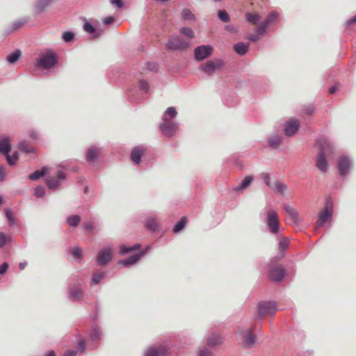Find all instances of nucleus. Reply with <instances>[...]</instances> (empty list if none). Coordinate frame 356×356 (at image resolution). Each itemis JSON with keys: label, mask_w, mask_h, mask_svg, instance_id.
I'll list each match as a JSON object with an SVG mask.
<instances>
[{"label": "nucleus", "mask_w": 356, "mask_h": 356, "mask_svg": "<svg viewBox=\"0 0 356 356\" xmlns=\"http://www.w3.org/2000/svg\"><path fill=\"white\" fill-rule=\"evenodd\" d=\"M319 152L316 157V166L322 172L327 170L328 163L327 156L333 153V148L331 144L325 138H320L316 141Z\"/></svg>", "instance_id": "1"}, {"label": "nucleus", "mask_w": 356, "mask_h": 356, "mask_svg": "<svg viewBox=\"0 0 356 356\" xmlns=\"http://www.w3.org/2000/svg\"><path fill=\"white\" fill-rule=\"evenodd\" d=\"M256 325H252L249 327H238L236 332V340L247 348H251L254 346L257 341V337L254 334Z\"/></svg>", "instance_id": "2"}, {"label": "nucleus", "mask_w": 356, "mask_h": 356, "mask_svg": "<svg viewBox=\"0 0 356 356\" xmlns=\"http://www.w3.org/2000/svg\"><path fill=\"white\" fill-rule=\"evenodd\" d=\"M333 213V205L331 200H327L324 209L319 213L316 222V228L322 227L326 222L331 220Z\"/></svg>", "instance_id": "3"}, {"label": "nucleus", "mask_w": 356, "mask_h": 356, "mask_svg": "<svg viewBox=\"0 0 356 356\" xmlns=\"http://www.w3.org/2000/svg\"><path fill=\"white\" fill-rule=\"evenodd\" d=\"M277 311V305L273 302H261L257 305V315L260 320L266 315L274 316Z\"/></svg>", "instance_id": "4"}, {"label": "nucleus", "mask_w": 356, "mask_h": 356, "mask_svg": "<svg viewBox=\"0 0 356 356\" xmlns=\"http://www.w3.org/2000/svg\"><path fill=\"white\" fill-rule=\"evenodd\" d=\"M266 223L269 230L273 234L278 233L280 227L278 213L273 209H270L266 213Z\"/></svg>", "instance_id": "5"}, {"label": "nucleus", "mask_w": 356, "mask_h": 356, "mask_svg": "<svg viewBox=\"0 0 356 356\" xmlns=\"http://www.w3.org/2000/svg\"><path fill=\"white\" fill-rule=\"evenodd\" d=\"M56 63V54L51 51H47L37 59V65L44 69H49Z\"/></svg>", "instance_id": "6"}, {"label": "nucleus", "mask_w": 356, "mask_h": 356, "mask_svg": "<svg viewBox=\"0 0 356 356\" xmlns=\"http://www.w3.org/2000/svg\"><path fill=\"white\" fill-rule=\"evenodd\" d=\"M191 46V42L175 36L169 39L166 43V48L170 50H184Z\"/></svg>", "instance_id": "7"}, {"label": "nucleus", "mask_w": 356, "mask_h": 356, "mask_svg": "<svg viewBox=\"0 0 356 356\" xmlns=\"http://www.w3.org/2000/svg\"><path fill=\"white\" fill-rule=\"evenodd\" d=\"M285 274V270L281 265H270L269 266V277L275 282L281 281Z\"/></svg>", "instance_id": "8"}, {"label": "nucleus", "mask_w": 356, "mask_h": 356, "mask_svg": "<svg viewBox=\"0 0 356 356\" xmlns=\"http://www.w3.org/2000/svg\"><path fill=\"white\" fill-rule=\"evenodd\" d=\"M213 51L212 47L209 45H202L196 47L194 51L195 58L202 60L209 57Z\"/></svg>", "instance_id": "9"}, {"label": "nucleus", "mask_w": 356, "mask_h": 356, "mask_svg": "<svg viewBox=\"0 0 356 356\" xmlns=\"http://www.w3.org/2000/svg\"><path fill=\"white\" fill-rule=\"evenodd\" d=\"M223 63L221 60H209L203 64L200 69L207 74H213L216 70L222 67Z\"/></svg>", "instance_id": "10"}, {"label": "nucleus", "mask_w": 356, "mask_h": 356, "mask_svg": "<svg viewBox=\"0 0 356 356\" xmlns=\"http://www.w3.org/2000/svg\"><path fill=\"white\" fill-rule=\"evenodd\" d=\"M163 120L164 122L160 125V129L163 135L171 137L177 131V125L168 121L165 118H163Z\"/></svg>", "instance_id": "11"}, {"label": "nucleus", "mask_w": 356, "mask_h": 356, "mask_svg": "<svg viewBox=\"0 0 356 356\" xmlns=\"http://www.w3.org/2000/svg\"><path fill=\"white\" fill-rule=\"evenodd\" d=\"M112 258V252L110 248L99 250L97 257V262L100 266L106 264Z\"/></svg>", "instance_id": "12"}, {"label": "nucleus", "mask_w": 356, "mask_h": 356, "mask_svg": "<svg viewBox=\"0 0 356 356\" xmlns=\"http://www.w3.org/2000/svg\"><path fill=\"white\" fill-rule=\"evenodd\" d=\"M168 352V348L165 346H153L147 350L145 356H164Z\"/></svg>", "instance_id": "13"}, {"label": "nucleus", "mask_w": 356, "mask_h": 356, "mask_svg": "<svg viewBox=\"0 0 356 356\" xmlns=\"http://www.w3.org/2000/svg\"><path fill=\"white\" fill-rule=\"evenodd\" d=\"M284 210L288 214L289 218L288 222L290 224H296L300 221L298 213L297 211L292 207L289 205L284 206Z\"/></svg>", "instance_id": "14"}, {"label": "nucleus", "mask_w": 356, "mask_h": 356, "mask_svg": "<svg viewBox=\"0 0 356 356\" xmlns=\"http://www.w3.org/2000/svg\"><path fill=\"white\" fill-rule=\"evenodd\" d=\"M300 126L299 121L298 120H290L286 124L284 129V133L288 136H293L298 131Z\"/></svg>", "instance_id": "15"}, {"label": "nucleus", "mask_w": 356, "mask_h": 356, "mask_svg": "<svg viewBox=\"0 0 356 356\" xmlns=\"http://www.w3.org/2000/svg\"><path fill=\"white\" fill-rule=\"evenodd\" d=\"M337 166L340 175L342 176L346 175L350 166V159L346 156L340 157L338 161Z\"/></svg>", "instance_id": "16"}, {"label": "nucleus", "mask_w": 356, "mask_h": 356, "mask_svg": "<svg viewBox=\"0 0 356 356\" xmlns=\"http://www.w3.org/2000/svg\"><path fill=\"white\" fill-rule=\"evenodd\" d=\"M145 149L142 146L134 147L131 154V161L136 164H139L140 159L145 154Z\"/></svg>", "instance_id": "17"}, {"label": "nucleus", "mask_w": 356, "mask_h": 356, "mask_svg": "<svg viewBox=\"0 0 356 356\" xmlns=\"http://www.w3.org/2000/svg\"><path fill=\"white\" fill-rule=\"evenodd\" d=\"M65 178V175L62 171H58L57 172V177H49L47 179V184L50 188H55L59 184L58 179H63Z\"/></svg>", "instance_id": "18"}, {"label": "nucleus", "mask_w": 356, "mask_h": 356, "mask_svg": "<svg viewBox=\"0 0 356 356\" xmlns=\"http://www.w3.org/2000/svg\"><path fill=\"white\" fill-rule=\"evenodd\" d=\"M145 252H139L138 254L131 255L129 258H127L125 259L121 260L120 261V264H122L124 266L134 264L136 261H138L141 258V257H143L145 254Z\"/></svg>", "instance_id": "19"}, {"label": "nucleus", "mask_w": 356, "mask_h": 356, "mask_svg": "<svg viewBox=\"0 0 356 356\" xmlns=\"http://www.w3.org/2000/svg\"><path fill=\"white\" fill-rule=\"evenodd\" d=\"M207 344L210 346H215L222 343V338L217 334H211L207 339Z\"/></svg>", "instance_id": "20"}, {"label": "nucleus", "mask_w": 356, "mask_h": 356, "mask_svg": "<svg viewBox=\"0 0 356 356\" xmlns=\"http://www.w3.org/2000/svg\"><path fill=\"white\" fill-rule=\"evenodd\" d=\"M11 145L8 138H4L0 140V152L7 154L10 151Z\"/></svg>", "instance_id": "21"}, {"label": "nucleus", "mask_w": 356, "mask_h": 356, "mask_svg": "<svg viewBox=\"0 0 356 356\" xmlns=\"http://www.w3.org/2000/svg\"><path fill=\"white\" fill-rule=\"evenodd\" d=\"M54 0H38L35 3V9L38 12L40 13L44 10L51 4Z\"/></svg>", "instance_id": "22"}, {"label": "nucleus", "mask_w": 356, "mask_h": 356, "mask_svg": "<svg viewBox=\"0 0 356 356\" xmlns=\"http://www.w3.org/2000/svg\"><path fill=\"white\" fill-rule=\"evenodd\" d=\"M270 188H272L276 193H284L286 189V186L281 182L279 181H274L273 182V185L271 186Z\"/></svg>", "instance_id": "23"}, {"label": "nucleus", "mask_w": 356, "mask_h": 356, "mask_svg": "<svg viewBox=\"0 0 356 356\" xmlns=\"http://www.w3.org/2000/svg\"><path fill=\"white\" fill-rule=\"evenodd\" d=\"M289 240L287 238H282L279 242L278 249L281 257L284 255V251L288 248Z\"/></svg>", "instance_id": "24"}, {"label": "nucleus", "mask_w": 356, "mask_h": 356, "mask_svg": "<svg viewBox=\"0 0 356 356\" xmlns=\"http://www.w3.org/2000/svg\"><path fill=\"white\" fill-rule=\"evenodd\" d=\"M234 50L240 55H244L248 51L249 46L243 42H238L234 45Z\"/></svg>", "instance_id": "25"}, {"label": "nucleus", "mask_w": 356, "mask_h": 356, "mask_svg": "<svg viewBox=\"0 0 356 356\" xmlns=\"http://www.w3.org/2000/svg\"><path fill=\"white\" fill-rule=\"evenodd\" d=\"M99 151L95 147L90 148L86 153V159L88 162H93L97 156Z\"/></svg>", "instance_id": "26"}, {"label": "nucleus", "mask_w": 356, "mask_h": 356, "mask_svg": "<svg viewBox=\"0 0 356 356\" xmlns=\"http://www.w3.org/2000/svg\"><path fill=\"white\" fill-rule=\"evenodd\" d=\"M22 53L20 50L17 49L7 56V60L9 63L13 64L19 59Z\"/></svg>", "instance_id": "27"}, {"label": "nucleus", "mask_w": 356, "mask_h": 356, "mask_svg": "<svg viewBox=\"0 0 356 356\" xmlns=\"http://www.w3.org/2000/svg\"><path fill=\"white\" fill-rule=\"evenodd\" d=\"M261 17L259 15L256 13H247L246 19L252 24L256 25L260 20Z\"/></svg>", "instance_id": "28"}, {"label": "nucleus", "mask_w": 356, "mask_h": 356, "mask_svg": "<svg viewBox=\"0 0 356 356\" xmlns=\"http://www.w3.org/2000/svg\"><path fill=\"white\" fill-rule=\"evenodd\" d=\"M47 172V168L45 167L42 168L40 170H36L33 173L29 175V179L31 180H37L39 178L43 177Z\"/></svg>", "instance_id": "29"}, {"label": "nucleus", "mask_w": 356, "mask_h": 356, "mask_svg": "<svg viewBox=\"0 0 356 356\" xmlns=\"http://www.w3.org/2000/svg\"><path fill=\"white\" fill-rule=\"evenodd\" d=\"M252 181V177L250 176H246L241 183L236 188V190H243L246 188Z\"/></svg>", "instance_id": "30"}, {"label": "nucleus", "mask_w": 356, "mask_h": 356, "mask_svg": "<svg viewBox=\"0 0 356 356\" xmlns=\"http://www.w3.org/2000/svg\"><path fill=\"white\" fill-rule=\"evenodd\" d=\"M187 222L186 217H182L181 220L173 227V232L177 233L183 229Z\"/></svg>", "instance_id": "31"}, {"label": "nucleus", "mask_w": 356, "mask_h": 356, "mask_svg": "<svg viewBox=\"0 0 356 356\" xmlns=\"http://www.w3.org/2000/svg\"><path fill=\"white\" fill-rule=\"evenodd\" d=\"M80 216L78 215L71 216L67 218V223L72 227H76L80 222Z\"/></svg>", "instance_id": "32"}, {"label": "nucleus", "mask_w": 356, "mask_h": 356, "mask_svg": "<svg viewBox=\"0 0 356 356\" xmlns=\"http://www.w3.org/2000/svg\"><path fill=\"white\" fill-rule=\"evenodd\" d=\"M6 156L8 163L10 165H13L16 163L17 161L19 158V154L17 152H15L13 156L9 155L8 154H5Z\"/></svg>", "instance_id": "33"}, {"label": "nucleus", "mask_w": 356, "mask_h": 356, "mask_svg": "<svg viewBox=\"0 0 356 356\" xmlns=\"http://www.w3.org/2000/svg\"><path fill=\"white\" fill-rule=\"evenodd\" d=\"M281 143V138L278 136H273L269 139V145L273 148H277Z\"/></svg>", "instance_id": "34"}, {"label": "nucleus", "mask_w": 356, "mask_h": 356, "mask_svg": "<svg viewBox=\"0 0 356 356\" xmlns=\"http://www.w3.org/2000/svg\"><path fill=\"white\" fill-rule=\"evenodd\" d=\"M180 33L189 38H193L195 37V33H194L193 31L191 28H188V27L181 28L180 29Z\"/></svg>", "instance_id": "35"}, {"label": "nucleus", "mask_w": 356, "mask_h": 356, "mask_svg": "<svg viewBox=\"0 0 356 356\" xmlns=\"http://www.w3.org/2000/svg\"><path fill=\"white\" fill-rule=\"evenodd\" d=\"M218 16L219 19L224 22H228L229 21V16L225 10H219L218 12Z\"/></svg>", "instance_id": "36"}, {"label": "nucleus", "mask_w": 356, "mask_h": 356, "mask_svg": "<svg viewBox=\"0 0 356 356\" xmlns=\"http://www.w3.org/2000/svg\"><path fill=\"white\" fill-rule=\"evenodd\" d=\"M104 277V273H95L93 275L92 278V284H98Z\"/></svg>", "instance_id": "37"}, {"label": "nucleus", "mask_w": 356, "mask_h": 356, "mask_svg": "<svg viewBox=\"0 0 356 356\" xmlns=\"http://www.w3.org/2000/svg\"><path fill=\"white\" fill-rule=\"evenodd\" d=\"M181 17L184 19L191 20L193 19L194 16L188 9H184L181 13Z\"/></svg>", "instance_id": "38"}, {"label": "nucleus", "mask_w": 356, "mask_h": 356, "mask_svg": "<svg viewBox=\"0 0 356 356\" xmlns=\"http://www.w3.org/2000/svg\"><path fill=\"white\" fill-rule=\"evenodd\" d=\"M83 30L88 33H94L95 32V27L88 22L83 24Z\"/></svg>", "instance_id": "39"}, {"label": "nucleus", "mask_w": 356, "mask_h": 356, "mask_svg": "<svg viewBox=\"0 0 356 356\" xmlns=\"http://www.w3.org/2000/svg\"><path fill=\"white\" fill-rule=\"evenodd\" d=\"M140 248V245L139 244H136L130 248H127L125 246H122L121 248V250H120V252L122 254H125V253H127L131 250H136V249H138Z\"/></svg>", "instance_id": "40"}, {"label": "nucleus", "mask_w": 356, "mask_h": 356, "mask_svg": "<svg viewBox=\"0 0 356 356\" xmlns=\"http://www.w3.org/2000/svg\"><path fill=\"white\" fill-rule=\"evenodd\" d=\"M45 193V190L43 186H37L35 189V195L38 197H42Z\"/></svg>", "instance_id": "41"}, {"label": "nucleus", "mask_w": 356, "mask_h": 356, "mask_svg": "<svg viewBox=\"0 0 356 356\" xmlns=\"http://www.w3.org/2000/svg\"><path fill=\"white\" fill-rule=\"evenodd\" d=\"M74 34L70 31L65 32L63 35V39L65 42L71 41L74 38Z\"/></svg>", "instance_id": "42"}, {"label": "nucleus", "mask_w": 356, "mask_h": 356, "mask_svg": "<svg viewBox=\"0 0 356 356\" xmlns=\"http://www.w3.org/2000/svg\"><path fill=\"white\" fill-rule=\"evenodd\" d=\"M314 111V106L312 104H309V105H307L305 106L302 112L304 114L310 115L313 114Z\"/></svg>", "instance_id": "43"}, {"label": "nucleus", "mask_w": 356, "mask_h": 356, "mask_svg": "<svg viewBox=\"0 0 356 356\" xmlns=\"http://www.w3.org/2000/svg\"><path fill=\"white\" fill-rule=\"evenodd\" d=\"M277 17V14L276 13H271L266 19L264 21L266 22V25H268L270 22L275 20Z\"/></svg>", "instance_id": "44"}, {"label": "nucleus", "mask_w": 356, "mask_h": 356, "mask_svg": "<svg viewBox=\"0 0 356 356\" xmlns=\"http://www.w3.org/2000/svg\"><path fill=\"white\" fill-rule=\"evenodd\" d=\"M165 115H168L171 118H174L177 115V111L175 107H169L165 111Z\"/></svg>", "instance_id": "45"}, {"label": "nucleus", "mask_w": 356, "mask_h": 356, "mask_svg": "<svg viewBox=\"0 0 356 356\" xmlns=\"http://www.w3.org/2000/svg\"><path fill=\"white\" fill-rule=\"evenodd\" d=\"M262 178H263V180L265 182V184L268 186V187H271V186L273 185V182L270 181V175L268 173H264L262 175Z\"/></svg>", "instance_id": "46"}, {"label": "nucleus", "mask_w": 356, "mask_h": 356, "mask_svg": "<svg viewBox=\"0 0 356 356\" xmlns=\"http://www.w3.org/2000/svg\"><path fill=\"white\" fill-rule=\"evenodd\" d=\"M81 249L79 248H74L72 250V254L76 259H79L81 257Z\"/></svg>", "instance_id": "47"}, {"label": "nucleus", "mask_w": 356, "mask_h": 356, "mask_svg": "<svg viewBox=\"0 0 356 356\" xmlns=\"http://www.w3.org/2000/svg\"><path fill=\"white\" fill-rule=\"evenodd\" d=\"M81 295H82V292L81 290H75L74 291L71 295H70V298L73 300H77L79 298H80L81 297Z\"/></svg>", "instance_id": "48"}, {"label": "nucleus", "mask_w": 356, "mask_h": 356, "mask_svg": "<svg viewBox=\"0 0 356 356\" xmlns=\"http://www.w3.org/2000/svg\"><path fill=\"white\" fill-rule=\"evenodd\" d=\"M6 215L7 219L8 220L9 225H13L15 222V219L12 215L11 211L10 210L7 209L6 211Z\"/></svg>", "instance_id": "49"}, {"label": "nucleus", "mask_w": 356, "mask_h": 356, "mask_svg": "<svg viewBox=\"0 0 356 356\" xmlns=\"http://www.w3.org/2000/svg\"><path fill=\"white\" fill-rule=\"evenodd\" d=\"M199 356H213V353L207 348H202L200 350Z\"/></svg>", "instance_id": "50"}, {"label": "nucleus", "mask_w": 356, "mask_h": 356, "mask_svg": "<svg viewBox=\"0 0 356 356\" xmlns=\"http://www.w3.org/2000/svg\"><path fill=\"white\" fill-rule=\"evenodd\" d=\"M19 149H20L22 151H23V152H26V153H28V152H31V148H29V147H28V145H26V143H24H24H20V145H19Z\"/></svg>", "instance_id": "51"}, {"label": "nucleus", "mask_w": 356, "mask_h": 356, "mask_svg": "<svg viewBox=\"0 0 356 356\" xmlns=\"http://www.w3.org/2000/svg\"><path fill=\"white\" fill-rule=\"evenodd\" d=\"M267 26H268V25H266V22H264V23H263L261 26H259L257 27V32L259 34H263V33H264V32H265V31H266V28L267 27Z\"/></svg>", "instance_id": "52"}, {"label": "nucleus", "mask_w": 356, "mask_h": 356, "mask_svg": "<svg viewBox=\"0 0 356 356\" xmlns=\"http://www.w3.org/2000/svg\"><path fill=\"white\" fill-rule=\"evenodd\" d=\"M6 236L3 233L0 232V248L3 247L6 244Z\"/></svg>", "instance_id": "53"}, {"label": "nucleus", "mask_w": 356, "mask_h": 356, "mask_svg": "<svg viewBox=\"0 0 356 356\" xmlns=\"http://www.w3.org/2000/svg\"><path fill=\"white\" fill-rule=\"evenodd\" d=\"M139 86L140 88V89L142 90H147L148 89V83L144 80H140L139 81Z\"/></svg>", "instance_id": "54"}, {"label": "nucleus", "mask_w": 356, "mask_h": 356, "mask_svg": "<svg viewBox=\"0 0 356 356\" xmlns=\"http://www.w3.org/2000/svg\"><path fill=\"white\" fill-rule=\"evenodd\" d=\"M8 268V264L6 262L3 263V264L0 266V273L1 275L4 274Z\"/></svg>", "instance_id": "55"}, {"label": "nucleus", "mask_w": 356, "mask_h": 356, "mask_svg": "<svg viewBox=\"0 0 356 356\" xmlns=\"http://www.w3.org/2000/svg\"><path fill=\"white\" fill-rule=\"evenodd\" d=\"M78 349L81 351V352H83L84 350H85V342L83 340L81 339L79 340V343H78Z\"/></svg>", "instance_id": "56"}, {"label": "nucleus", "mask_w": 356, "mask_h": 356, "mask_svg": "<svg viewBox=\"0 0 356 356\" xmlns=\"http://www.w3.org/2000/svg\"><path fill=\"white\" fill-rule=\"evenodd\" d=\"M113 22H114V17H111V16L106 17L104 19V23L105 24H107V25L112 24Z\"/></svg>", "instance_id": "57"}, {"label": "nucleus", "mask_w": 356, "mask_h": 356, "mask_svg": "<svg viewBox=\"0 0 356 356\" xmlns=\"http://www.w3.org/2000/svg\"><path fill=\"white\" fill-rule=\"evenodd\" d=\"M113 4L116 5L118 7L121 8L123 6V2L122 0H111Z\"/></svg>", "instance_id": "58"}, {"label": "nucleus", "mask_w": 356, "mask_h": 356, "mask_svg": "<svg viewBox=\"0 0 356 356\" xmlns=\"http://www.w3.org/2000/svg\"><path fill=\"white\" fill-rule=\"evenodd\" d=\"M76 352L74 350H67L64 353L63 356H76Z\"/></svg>", "instance_id": "59"}, {"label": "nucleus", "mask_w": 356, "mask_h": 356, "mask_svg": "<svg viewBox=\"0 0 356 356\" xmlns=\"http://www.w3.org/2000/svg\"><path fill=\"white\" fill-rule=\"evenodd\" d=\"M85 227H86V229H87L90 231H92L93 229V225L90 222L85 224Z\"/></svg>", "instance_id": "60"}, {"label": "nucleus", "mask_w": 356, "mask_h": 356, "mask_svg": "<svg viewBox=\"0 0 356 356\" xmlns=\"http://www.w3.org/2000/svg\"><path fill=\"white\" fill-rule=\"evenodd\" d=\"M248 39L252 41H257L258 40V36L257 35H250L248 36Z\"/></svg>", "instance_id": "61"}, {"label": "nucleus", "mask_w": 356, "mask_h": 356, "mask_svg": "<svg viewBox=\"0 0 356 356\" xmlns=\"http://www.w3.org/2000/svg\"><path fill=\"white\" fill-rule=\"evenodd\" d=\"M337 88L336 86H332L330 89H329V92L330 94H334L336 91H337Z\"/></svg>", "instance_id": "62"}, {"label": "nucleus", "mask_w": 356, "mask_h": 356, "mask_svg": "<svg viewBox=\"0 0 356 356\" xmlns=\"http://www.w3.org/2000/svg\"><path fill=\"white\" fill-rule=\"evenodd\" d=\"M26 266V263H20L19 267L21 270H24Z\"/></svg>", "instance_id": "63"}, {"label": "nucleus", "mask_w": 356, "mask_h": 356, "mask_svg": "<svg viewBox=\"0 0 356 356\" xmlns=\"http://www.w3.org/2000/svg\"><path fill=\"white\" fill-rule=\"evenodd\" d=\"M349 22H350V24H353V23L356 22V15H355V16H354L353 18H351V19L349 20Z\"/></svg>", "instance_id": "64"}]
</instances>
